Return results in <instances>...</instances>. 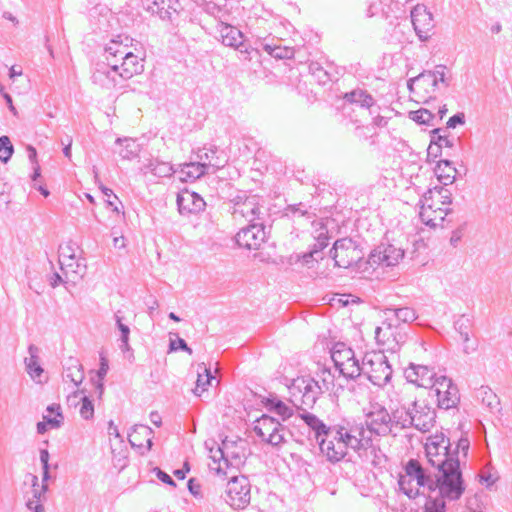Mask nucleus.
I'll use <instances>...</instances> for the list:
<instances>
[{
	"instance_id": "f257e3e1",
	"label": "nucleus",
	"mask_w": 512,
	"mask_h": 512,
	"mask_svg": "<svg viewBox=\"0 0 512 512\" xmlns=\"http://www.w3.org/2000/svg\"><path fill=\"white\" fill-rule=\"evenodd\" d=\"M448 446L449 439L443 433H436L427 439L426 456L429 463L438 469V474L436 479L431 478L417 460L410 459L398 480L399 488L405 495L413 499L421 493V489L429 492L438 489L440 496L447 500L460 499L465 484L458 460L449 456Z\"/></svg>"
},
{
	"instance_id": "f03ea898",
	"label": "nucleus",
	"mask_w": 512,
	"mask_h": 512,
	"mask_svg": "<svg viewBox=\"0 0 512 512\" xmlns=\"http://www.w3.org/2000/svg\"><path fill=\"white\" fill-rule=\"evenodd\" d=\"M366 434L362 423L336 425L318 440L319 448L329 462L337 463L344 459L349 449L358 453L366 450L371 444Z\"/></svg>"
},
{
	"instance_id": "7ed1b4c3",
	"label": "nucleus",
	"mask_w": 512,
	"mask_h": 512,
	"mask_svg": "<svg viewBox=\"0 0 512 512\" xmlns=\"http://www.w3.org/2000/svg\"><path fill=\"white\" fill-rule=\"evenodd\" d=\"M452 193L444 186H433L420 200L421 221L432 228L442 227L445 217L452 212Z\"/></svg>"
},
{
	"instance_id": "20e7f679",
	"label": "nucleus",
	"mask_w": 512,
	"mask_h": 512,
	"mask_svg": "<svg viewBox=\"0 0 512 512\" xmlns=\"http://www.w3.org/2000/svg\"><path fill=\"white\" fill-rule=\"evenodd\" d=\"M205 448L212 459L210 467L217 474H226V469H238L245 458V441L225 438L219 445L215 440L205 441Z\"/></svg>"
},
{
	"instance_id": "39448f33",
	"label": "nucleus",
	"mask_w": 512,
	"mask_h": 512,
	"mask_svg": "<svg viewBox=\"0 0 512 512\" xmlns=\"http://www.w3.org/2000/svg\"><path fill=\"white\" fill-rule=\"evenodd\" d=\"M330 372L322 371V384L310 376H301L292 380L288 386L290 402L299 410L312 408L319 396L330 389L332 380Z\"/></svg>"
},
{
	"instance_id": "423d86ee",
	"label": "nucleus",
	"mask_w": 512,
	"mask_h": 512,
	"mask_svg": "<svg viewBox=\"0 0 512 512\" xmlns=\"http://www.w3.org/2000/svg\"><path fill=\"white\" fill-rule=\"evenodd\" d=\"M451 75L446 66L437 65L433 70L424 71L408 81V88L414 101L426 103L434 98L442 87L447 88Z\"/></svg>"
},
{
	"instance_id": "0eeeda50",
	"label": "nucleus",
	"mask_w": 512,
	"mask_h": 512,
	"mask_svg": "<svg viewBox=\"0 0 512 512\" xmlns=\"http://www.w3.org/2000/svg\"><path fill=\"white\" fill-rule=\"evenodd\" d=\"M105 54L110 58H120L121 63L117 64V70L123 81L132 78L143 70L140 58L135 55L127 43H123L121 36L118 39H112L105 47Z\"/></svg>"
},
{
	"instance_id": "6e6552de",
	"label": "nucleus",
	"mask_w": 512,
	"mask_h": 512,
	"mask_svg": "<svg viewBox=\"0 0 512 512\" xmlns=\"http://www.w3.org/2000/svg\"><path fill=\"white\" fill-rule=\"evenodd\" d=\"M413 392V386L402 385L398 387L397 391L395 392V395L400 396V402L404 401L405 403H411V427H414L415 429L421 432H427L435 424L436 412L433 408L423 403H418L416 397L413 395Z\"/></svg>"
},
{
	"instance_id": "1a4fd4ad",
	"label": "nucleus",
	"mask_w": 512,
	"mask_h": 512,
	"mask_svg": "<svg viewBox=\"0 0 512 512\" xmlns=\"http://www.w3.org/2000/svg\"><path fill=\"white\" fill-rule=\"evenodd\" d=\"M230 203L231 213L235 221L254 223L260 219L262 207L259 196L241 191L230 199Z\"/></svg>"
},
{
	"instance_id": "9d476101",
	"label": "nucleus",
	"mask_w": 512,
	"mask_h": 512,
	"mask_svg": "<svg viewBox=\"0 0 512 512\" xmlns=\"http://www.w3.org/2000/svg\"><path fill=\"white\" fill-rule=\"evenodd\" d=\"M360 369L361 374L366 375L368 380L376 386L385 385L392 377V368L387 357L382 353L366 354Z\"/></svg>"
},
{
	"instance_id": "9b49d317",
	"label": "nucleus",
	"mask_w": 512,
	"mask_h": 512,
	"mask_svg": "<svg viewBox=\"0 0 512 512\" xmlns=\"http://www.w3.org/2000/svg\"><path fill=\"white\" fill-rule=\"evenodd\" d=\"M331 358L344 377L354 379L361 375V364L354 351L345 343L338 342L332 347Z\"/></svg>"
},
{
	"instance_id": "f8f14e48",
	"label": "nucleus",
	"mask_w": 512,
	"mask_h": 512,
	"mask_svg": "<svg viewBox=\"0 0 512 512\" xmlns=\"http://www.w3.org/2000/svg\"><path fill=\"white\" fill-rule=\"evenodd\" d=\"M406 333L402 331L399 324L384 320L381 326L375 329V339L383 350L397 353L406 341Z\"/></svg>"
},
{
	"instance_id": "ddd939ff",
	"label": "nucleus",
	"mask_w": 512,
	"mask_h": 512,
	"mask_svg": "<svg viewBox=\"0 0 512 512\" xmlns=\"http://www.w3.org/2000/svg\"><path fill=\"white\" fill-rule=\"evenodd\" d=\"M251 499V485L247 477L232 476L225 490L224 500L234 509H244Z\"/></svg>"
},
{
	"instance_id": "4468645a",
	"label": "nucleus",
	"mask_w": 512,
	"mask_h": 512,
	"mask_svg": "<svg viewBox=\"0 0 512 512\" xmlns=\"http://www.w3.org/2000/svg\"><path fill=\"white\" fill-rule=\"evenodd\" d=\"M330 253L335 265L340 268H349L364 256L360 246L351 238L338 239Z\"/></svg>"
},
{
	"instance_id": "2eb2a0df",
	"label": "nucleus",
	"mask_w": 512,
	"mask_h": 512,
	"mask_svg": "<svg viewBox=\"0 0 512 512\" xmlns=\"http://www.w3.org/2000/svg\"><path fill=\"white\" fill-rule=\"evenodd\" d=\"M253 429L262 441L274 447L285 442L286 428L271 416L262 415L255 421Z\"/></svg>"
},
{
	"instance_id": "dca6fc26",
	"label": "nucleus",
	"mask_w": 512,
	"mask_h": 512,
	"mask_svg": "<svg viewBox=\"0 0 512 512\" xmlns=\"http://www.w3.org/2000/svg\"><path fill=\"white\" fill-rule=\"evenodd\" d=\"M106 62L98 63L92 74L93 84L102 89L111 90L120 86L123 79L117 70V61L105 54Z\"/></svg>"
},
{
	"instance_id": "f3484780",
	"label": "nucleus",
	"mask_w": 512,
	"mask_h": 512,
	"mask_svg": "<svg viewBox=\"0 0 512 512\" xmlns=\"http://www.w3.org/2000/svg\"><path fill=\"white\" fill-rule=\"evenodd\" d=\"M366 425V435L369 438L370 433H375L378 436H386L393 430L391 414L380 404L371 406L369 412L366 414Z\"/></svg>"
},
{
	"instance_id": "a211bd4d",
	"label": "nucleus",
	"mask_w": 512,
	"mask_h": 512,
	"mask_svg": "<svg viewBox=\"0 0 512 512\" xmlns=\"http://www.w3.org/2000/svg\"><path fill=\"white\" fill-rule=\"evenodd\" d=\"M432 389L437 397L439 408L451 409L457 406L460 401L459 390L450 378L442 375L436 378Z\"/></svg>"
},
{
	"instance_id": "6ab92c4d",
	"label": "nucleus",
	"mask_w": 512,
	"mask_h": 512,
	"mask_svg": "<svg viewBox=\"0 0 512 512\" xmlns=\"http://www.w3.org/2000/svg\"><path fill=\"white\" fill-rule=\"evenodd\" d=\"M219 34L222 43L225 46L233 47L238 50L239 53L243 55L244 60H250L251 53H257V50L244 41V36L238 28L221 23L219 26Z\"/></svg>"
},
{
	"instance_id": "aec40b11",
	"label": "nucleus",
	"mask_w": 512,
	"mask_h": 512,
	"mask_svg": "<svg viewBox=\"0 0 512 512\" xmlns=\"http://www.w3.org/2000/svg\"><path fill=\"white\" fill-rule=\"evenodd\" d=\"M265 239V231L262 224L250 223L249 226L242 228L235 236L239 247L247 250H256Z\"/></svg>"
},
{
	"instance_id": "412c9836",
	"label": "nucleus",
	"mask_w": 512,
	"mask_h": 512,
	"mask_svg": "<svg viewBox=\"0 0 512 512\" xmlns=\"http://www.w3.org/2000/svg\"><path fill=\"white\" fill-rule=\"evenodd\" d=\"M404 257V251L393 245H379L369 256L371 265L392 267L397 265Z\"/></svg>"
},
{
	"instance_id": "4be33fe9",
	"label": "nucleus",
	"mask_w": 512,
	"mask_h": 512,
	"mask_svg": "<svg viewBox=\"0 0 512 512\" xmlns=\"http://www.w3.org/2000/svg\"><path fill=\"white\" fill-rule=\"evenodd\" d=\"M394 390L390 395V409H391V421L393 428L406 429L411 427L412 408L411 403H405L399 401L400 396H396Z\"/></svg>"
},
{
	"instance_id": "5701e85b",
	"label": "nucleus",
	"mask_w": 512,
	"mask_h": 512,
	"mask_svg": "<svg viewBox=\"0 0 512 512\" xmlns=\"http://www.w3.org/2000/svg\"><path fill=\"white\" fill-rule=\"evenodd\" d=\"M405 378L409 382L407 385L415 384L418 387L432 388L436 383V373L434 370L425 365L411 363L405 369Z\"/></svg>"
},
{
	"instance_id": "b1692460",
	"label": "nucleus",
	"mask_w": 512,
	"mask_h": 512,
	"mask_svg": "<svg viewBox=\"0 0 512 512\" xmlns=\"http://www.w3.org/2000/svg\"><path fill=\"white\" fill-rule=\"evenodd\" d=\"M411 21L418 37L426 40L434 28L432 14L424 5H417L411 11Z\"/></svg>"
},
{
	"instance_id": "393cba45",
	"label": "nucleus",
	"mask_w": 512,
	"mask_h": 512,
	"mask_svg": "<svg viewBox=\"0 0 512 512\" xmlns=\"http://www.w3.org/2000/svg\"><path fill=\"white\" fill-rule=\"evenodd\" d=\"M313 226L315 227V233L314 236L316 239V243L314 244L313 248L302 255L297 254L296 260L302 261L303 264L309 265L312 261H317V255L328 245V230L326 226L320 222V221H313Z\"/></svg>"
},
{
	"instance_id": "a878e982",
	"label": "nucleus",
	"mask_w": 512,
	"mask_h": 512,
	"mask_svg": "<svg viewBox=\"0 0 512 512\" xmlns=\"http://www.w3.org/2000/svg\"><path fill=\"white\" fill-rule=\"evenodd\" d=\"M79 247L74 242H67L59 247V264L61 270L65 273L80 274L81 265L77 257Z\"/></svg>"
},
{
	"instance_id": "bb28decb",
	"label": "nucleus",
	"mask_w": 512,
	"mask_h": 512,
	"mask_svg": "<svg viewBox=\"0 0 512 512\" xmlns=\"http://www.w3.org/2000/svg\"><path fill=\"white\" fill-rule=\"evenodd\" d=\"M180 214L198 213L205 208V201L194 191L183 190L177 195Z\"/></svg>"
},
{
	"instance_id": "cd10ccee",
	"label": "nucleus",
	"mask_w": 512,
	"mask_h": 512,
	"mask_svg": "<svg viewBox=\"0 0 512 512\" xmlns=\"http://www.w3.org/2000/svg\"><path fill=\"white\" fill-rule=\"evenodd\" d=\"M29 357L24 360L25 368L29 376L36 383H42L44 370L40 365L39 348L33 344L28 347Z\"/></svg>"
},
{
	"instance_id": "c85d7f7f",
	"label": "nucleus",
	"mask_w": 512,
	"mask_h": 512,
	"mask_svg": "<svg viewBox=\"0 0 512 512\" xmlns=\"http://www.w3.org/2000/svg\"><path fill=\"white\" fill-rule=\"evenodd\" d=\"M197 159L203 164L207 171L209 168H213L214 171L223 168L227 162L225 159H220V157L217 156V149L215 147L199 149Z\"/></svg>"
},
{
	"instance_id": "c756f323",
	"label": "nucleus",
	"mask_w": 512,
	"mask_h": 512,
	"mask_svg": "<svg viewBox=\"0 0 512 512\" xmlns=\"http://www.w3.org/2000/svg\"><path fill=\"white\" fill-rule=\"evenodd\" d=\"M434 172L437 177V180L441 184L440 186H444L447 188L448 185L454 183L456 179L457 169L449 160H441L435 166Z\"/></svg>"
},
{
	"instance_id": "7c9ffc66",
	"label": "nucleus",
	"mask_w": 512,
	"mask_h": 512,
	"mask_svg": "<svg viewBox=\"0 0 512 512\" xmlns=\"http://www.w3.org/2000/svg\"><path fill=\"white\" fill-rule=\"evenodd\" d=\"M384 315L385 319L392 323H409L417 318L416 312L410 307L387 308L384 311Z\"/></svg>"
},
{
	"instance_id": "2f4dec72",
	"label": "nucleus",
	"mask_w": 512,
	"mask_h": 512,
	"mask_svg": "<svg viewBox=\"0 0 512 512\" xmlns=\"http://www.w3.org/2000/svg\"><path fill=\"white\" fill-rule=\"evenodd\" d=\"M180 179L185 182H193L202 177L207 170L199 161L188 162L179 165Z\"/></svg>"
},
{
	"instance_id": "473e14b6",
	"label": "nucleus",
	"mask_w": 512,
	"mask_h": 512,
	"mask_svg": "<svg viewBox=\"0 0 512 512\" xmlns=\"http://www.w3.org/2000/svg\"><path fill=\"white\" fill-rule=\"evenodd\" d=\"M302 411L303 413L300 414L301 419L315 432L317 440L326 435L332 428L327 426L322 420L307 410Z\"/></svg>"
},
{
	"instance_id": "72a5a7b5",
	"label": "nucleus",
	"mask_w": 512,
	"mask_h": 512,
	"mask_svg": "<svg viewBox=\"0 0 512 512\" xmlns=\"http://www.w3.org/2000/svg\"><path fill=\"white\" fill-rule=\"evenodd\" d=\"M116 144L120 146L118 153L123 159L131 160L135 158L140 151L139 144L132 138H117Z\"/></svg>"
},
{
	"instance_id": "f704fd0d",
	"label": "nucleus",
	"mask_w": 512,
	"mask_h": 512,
	"mask_svg": "<svg viewBox=\"0 0 512 512\" xmlns=\"http://www.w3.org/2000/svg\"><path fill=\"white\" fill-rule=\"evenodd\" d=\"M198 377L196 381V386L193 389V393L196 396H201L204 391L207 390L208 386L211 385L214 377L211 374V370L205 366L204 363L198 366Z\"/></svg>"
},
{
	"instance_id": "c9c22d12",
	"label": "nucleus",
	"mask_w": 512,
	"mask_h": 512,
	"mask_svg": "<svg viewBox=\"0 0 512 512\" xmlns=\"http://www.w3.org/2000/svg\"><path fill=\"white\" fill-rule=\"evenodd\" d=\"M476 397L484 406L489 408L490 411L499 409L500 401L497 395L488 386H481L476 392Z\"/></svg>"
},
{
	"instance_id": "e433bc0d",
	"label": "nucleus",
	"mask_w": 512,
	"mask_h": 512,
	"mask_svg": "<svg viewBox=\"0 0 512 512\" xmlns=\"http://www.w3.org/2000/svg\"><path fill=\"white\" fill-rule=\"evenodd\" d=\"M144 169L146 173L150 172L157 177H169L175 172L169 162L160 161L158 159L149 161Z\"/></svg>"
},
{
	"instance_id": "4c0bfd02",
	"label": "nucleus",
	"mask_w": 512,
	"mask_h": 512,
	"mask_svg": "<svg viewBox=\"0 0 512 512\" xmlns=\"http://www.w3.org/2000/svg\"><path fill=\"white\" fill-rule=\"evenodd\" d=\"M344 98L348 102L358 104L364 108H371L375 104L373 97L366 91L361 89H356L349 93H346Z\"/></svg>"
},
{
	"instance_id": "58836bf2",
	"label": "nucleus",
	"mask_w": 512,
	"mask_h": 512,
	"mask_svg": "<svg viewBox=\"0 0 512 512\" xmlns=\"http://www.w3.org/2000/svg\"><path fill=\"white\" fill-rule=\"evenodd\" d=\"M152 430L150 427L146 425H136L133 432L129 435V442L132 446L142 447L143 444L140 441L139 436L146 437L147 448L151 449L152 439H151Z\"/></svg>"
},
{
	"instance_id": "ea45409f",
	"label": "nucleus",
	"mask_w": 512,
	"mask_h": 512,
	"mask_svg": "<svg viewBox=\"0 0 512 512\" xmlns=\"http://www.w3.org/2000/svg\"><path fill=\"white\" fill-rule=\"evenodd\" d=\"M78 397H80V402H81V406H80V410H79L81 417L85 420H89V419L93 418L94 405H93L92 401L86 395H84L83 390H78V391L74 392L71 396H69L68 400L70 401L72 398H78Z\"/></svg>"
},
{
	"instance_id": "a19ab883",
	"label": "nucleus",
	"mask_w": 512,
	"mask_h": 512,
	"mask_svg": "<svg viewBox=\"0 0 512 512\" xmlns=\"http://www.w3.org/2000/svg\"><path fill=\"white\" fill-rule=\"evenodd\" d=\"M64 379L71 381L78 386L84 380V372L81 364L77 360H72L70 365L65 368Z\"/></svg>"
},
{
	"instance_id": "79ce46f5",
	"label": "nucleus",
	"mask_w": 512,
	"mask_h": 512,
	"mask_svg": "<svg viewBox=\"0 0 512 512\" xmlns=\"http://www.w3.org/2000/svg\"><path fill=\"white\" fill-rule=\"evenodd\" d=\"M157 6H159L157 15L161 19H170L181 7L179 0H158Z\"/></svg>"
},
{
	"instance_id": "37998d69",
	"label": "nucleus",
	"mask_w": 512,
	"mask_h": 512,
	"mask_svg": "<svg viewBox=\"0 0 512 512\" xmlns=\"http://www.w3.org/2000/svg\"><path fill=\"white\" fill-rule=\"evenodd\" d=\"M47 415H44V420L50 425L51 428H59L63 422V415L61 407L57 404H52L47 407Z\"/></svg>"
},
{
	"instance_id": "c03bdc74",
	"label": "nucleus",
	"mask_w": 512,
	"mask_h": 512,
	"mask_svg": "<svg viewBox=\"0 0 512 512\" xmlns=\"http://www.w3.org/2000/svg\"><path fill=\"white\" fill-rule=\"evenodd\" d=\"M114 319L116 321L117 328L121 332V349L123 351L129 350V335H130V328L122 322L123 317L120 316L119 312L115 313Z\"/></svg>"
},
{
	"instance_id": "a18cd8bd",
	"label": "nucleus",
	"mask_w": 512,
	"mask_h": 512,
	"mask_svg": "<svg viewBox=\"0 0 512 512\" xmlns=\"http://www.w3.org/2000/svg\"><path fill=\"white\" fill-rule=\"evenodd\" d=\"M435 115L428 109H419L409 112V118L418 124L433 125L432 121Z\"/></svg>"
},
{
	"instance_id": "49530a36",
	"label": "nucleus",
	"mask_w": 512,
	"mask_h": 512,
	"mask_svg": "<svg viewBox=\"0 0 512 512\" xmlns=\"http://www.w3.org/2000/svg\"><path fill=\"white\" fill-rule=\"evenodd\" d=\"M14 152L13 144L8 136L0 137V161L7 163Z\"/></svg>"
},
{
	"instance_id": "de8ad7c7",
	"label": "nucleus",
	"mask_w": 512,
	"mask_h": 512,
	"mask_svg": "<svg viewBox=\"0 0 512 512\" xmlns=\"http://www.w3.org/2000/svg\"><path fill=\"white\" fill-rule=\"evenodd\" d=\"M468 450H469V441L466 438L459 439L456 449L454 451L450 450V445L447 447V452H448L449 456H453L454 458H456L458 460L459 466H460V457H459L460 453H462L463 458H466ZM459 470L461 471L460 468H459Z\"/></svg>"
},
{
	"instance_id": "09e8293b",
	"label": "nucleus",
	"mask_w": 512,
	"mask_h": 512,
	"mask_svg": "<svg viewBox=\"0 0 512 512\" xmlns=\"http://www.w3.org/2000/svg\"><path fill=\"white\" fill-rule=\"evenodd\" d=\"M170 335L176 336V339L170 338L169 352L181 349L190 355L192 354V349L187 345L184 339L178 337L176 333H170Z\"/></svg>"
},
{
	"instance_id": "8fccbe9b",
	"label": "nucleus",
	"mask_w": 512,
	"mask_h": 512,
	"mask_svg": "<svg viewBox=\"0 0 512 512\" xmlns=\"http://www.w3.org/2000/svg\"><path fill=\"white\" fill-rule=\"evenodd\" d=\"M445 498L429 499L425 504L424 512H445Z\"/></svg>"
},
{
	"instance_id": "3c124183",
	"label": "nucleus",
	"mask_w": 512,
	"mask_h": 512,
	"mask_svg": "<svg viewBox=\"0 0 512 512\" xmlns=\"http://www.w3.org/2000/svg\"><path fill=\"white\" fill-rule=\"evenodd\" d=\"M272 409L276 414L281 416L283 420L290 418L293 414L292 408L280 400L273 402Z\"/></svg>"
},
{
	"instance_id": "603ef678",
	"label": "nucleus",
	"mask_w": 512,
	"mask_h": 512,
	"mask_svg": "<svg viewBox=\"0 0 512 512\" xmlns=\"http://www.w3.org/2000/svg\"><path fill=\"white\" fill-rule=\"evenodd\" d=\"M309 69L320 83L325 84L330 80L328 73L319 65L317 62H312L309 65Z\"/></svg>"
},
{
	"instance_id": "864d4df0",
	"label": "nucleus",
	"mask_w": 512,
	"mask_h": 512,
	"mask_svg": "<svg viewBox=\"0 0 512 512\" xmlns=\"http://www.w3.org/2000/svg\"><path fill=\"white\" fill-rule=\"evenodd\" d=\"M31 482H32V487H33V491H32L33 498L41 501L42 497H45V493L48 489V485L46 484V482H43L42 486L39 487L38 477L35 475H31Z\"/></svg>"
},
{
	"instance_id": "5fc2aeb1",
	"label": "nucleus",
	"mask_w": 512,
	"mask_h": 512,
	"mask_svg": "<svg viewBox=\"0 0 512 512\" xmlns=\"http://www.w3.org/2000/svg\"><path fill=\"white\" fill-rule=\"evenodd\" d=\"M40 462L43 468L42 482H47L50 478L49 474V452L46 449L40 450Z\"/></svg>"
},
{
	"instance_id": "6e6d98bb",
	"label": "nucleus",
	"mask_w": 512,
	"mask_h": 512,
	"mask_svg": "<svg viewBox=\"0 0 512 512\" xmlns=\"http://www.w3.org/2000/svg\"><path fill=\"white\" fill-rule=\"evenodd\" d=\"M152 472L155 473L156 477L161 482H163L171 487L176 486V484H175L174 480L171 478V476L169 474H167L166 472L162 471L160 468L155 467V468H153Z\"/></svg>"
},
{
	"instance_id": "4d7b16f0",
	"label": "nucleus",
	"mask_w": 512,
	"mask_h": 512,
	"mask_svg": "<svg viewBox=\"0 0 512 512\" xmlns=\"http://www.w3.org/2000/svg\"><path fill=\"white\" fill-rule=\"evenodd\" d=\"M286 210L287 214H291L292 216H307L309 218V212L304 209V205L302 203L290 205Z\"/></svg>"
},
{
	"instance_id": "13d9d810",
	"label": "nucleus",
	"mask_w": 512,
	"mask_h": 512,
	"mask_svg": "<svg viewBox=\"0 0 512 512\" xmlns=\"http://www.w3.org/2000/svg\"><path fill=\"white\" fill-rule=\"evenodd\" d=\"M466 323H468V319H465V318H461L455 322V327L457 330H459L460 335L464 342H467L469 340V334H468V331L466 330V328H467Z\"/></svg>"
},
{
	"instance_id": "bf43d9fd",
	"label": "nucleus",
	"mask_w": 512,
	"mask_h": 512,
	"mask_svg": "<svg viewBox=\"0 0 512 512\" xmlns=\"http://www.w3.org/2000/svg\"><path fill=\"white\" fill-rule=\"evenodd\" d=\"M465 122V116L463 113H457L449 118L447 122L448 128H455L457 125H462Z\"/></svg>"
},
{
	"instance_id": "052dcab7",
	"label": "nucleus",
	"mask_w": 512,
	"mask_h": 512,
	"mask_svg": "<svg viewBox=\"0 0 512 512\" xmlns=\"http://www.w3.org/2000/svg\"><path fill=\"white\" fill-rule=\"evenodd\" d=\"M141 3L146 11L157 15L159 11V6H157L158 0H141Z\"/></svg>"
},
{
	"instance_id": "680f3d73",
	"label": "nucleus",
	"mask_w": 512,
	"mask_h": 512,
	"mask_svg": "<svg viewBox=\"0 0 512 512\" xmlns=\"http://www.w3.org/2000/svg\"><path fill=\"white\" fill-rule=\"evenodd\" d=\"M108 369H109L108 360L104 356H101V358H100V367H99V370L97 372V375L99 377V381H101L106 376V374L108 372Z\"/></svg>"
},
{
	"instance_id": "e2e57ef3",
	"label": "nucleus",
	"mask_w": 512,
	"mask_h": 512,
	"mask_svg": "<svg viewBox=\"0 0 512 512\" xmlns=\"http://www.w3.org/2000/svg\"><path fill=\"white\" fill-rule=\"evenodd\" d=\"M102 191H103V194H104V195L106 196V198H107V199H106L107 204H108L109 206L113 207V206H114V203H113V201L111 200V197H113V198L117 199V196H116V195L113 193V191H112L111 189H109V188L104 187V188L102 189Z\"/></svg>"
},
{
	"instance_id": "0e129e2a",
	"label": "nucleus",
	"mask_w": 512,
	"mask_h": 512,
	"mask_svg": "<svg viewBox=\"0 0 512 512\" xmlns=\"http://www.w3.org/2000/svg\"><path fill=\"white\" fill-rule=\"evenodd\" d=\"M3 98L5 99L11 113L16 116L18 114V112L13 105L12 97L8 93H3Z\"/></svg>"
},
{
	"instance_id": "69168bd1",
	"label": "nucleus",
	"mask_w": 512,
	"mask_h": 512,
	"mask_svg": "<svg viewBox=\"0 0 512 512\" xmlns=\"http://www.w3.org/2000/svg\"><path fill=\"white\" fill-rule=\"evenodd\" d=\"M442 146L451 147L452 142L447 137H439L438 144H436L435 149L438 151Z\"/></svg>"
},
{
	"instance_id": "338daca9",
	"label": "nucleus",
	"mask_w": 512,
	"mask_h": 512,
	"mask_svg": "<svg viewBox=\"0 0 512 512\" xmlns=\"http://www.w3.org/2000/svg\"><path fill=\"white\" fill-rule=\"evenodd\" d=\"M27 152H28V158H29L30 162H32L33 164L37 165V152H36V149L33 146H28L27 147Z\"/></svg>"
},
{
	"instance_id": "774afa93",
	"label": "nucleus",
	"mask_w": 512,
	"mask_h": 512,
	"mask_svg": "<svg viewBox=\"0 0 512 512\" xmlns=\"http://www.w3.org/2000/svg\"><path fill=\"white\" fill-rule=\"evenodd\" d=\"M113 245L115 248H119V249L125 248V246H126L125 238L123 236L114 237Z\"/></svg>"
}]
</instances>
